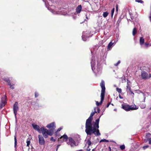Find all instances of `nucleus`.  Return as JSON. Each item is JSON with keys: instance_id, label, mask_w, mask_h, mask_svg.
<instances>
[{"instance_id": "nucleus-1", "label": "nucleus", "mask_w": 151, "mask_h": 151, "mask_svg": "<svg viewBox=\"0 0 151 151\" xmlns=\"http://www.w3.org/2000/svg\"><path fill=\"white\" fill-rule=\"evenodd\" d=\"M96 112H92L91 113L89 118L86 120L85 124V131L87 135H91L92 134H94L96 136H99L101 135L99 128V119L96 120L95 122L93 124L92 123L93 116Z\"/></svg>"}, {"instance_id": "nucleus-2", "label": "nucleus", "mask_w": 151, "mask_h": 151, "mask_svg": "<svg viewBox=\"0 0 151 151\" xmlns=\"http://www.w3.org/2000/svg\"><path fill=\"white\" fill-rule=\"evenodd\" d=\"M91 64L92 70L94 73H101L102 68L101 65L99 64H98L97 65L96 71L94 70L95 69V67H94L95 65V58L94 56H92L91 57Z\"/></svg>"}, {"instance_id": "nucleus-3", "label": "nucleus", "mask_w": 151, "mask_h": 151, "mask_svg": "<svg viewBox=\"0 0 151 151\" xmlns=\"http://www.w3.org/2000/svg\"><path fill=\"white\" fill-rule=\"evenodd\" d=\"M100 86L102 89L101 94V101L99 102L97 101H96V105L98 106L102 104V102L104 100L105 90V83L104 81H101V82L100 83Z\"/></svg>"}, {"instance_id": "nucleus-4", "label": "nucleus", "mask_w": 151, "mask_h": 151, "mask_svg": "<svg viewBox=\"0 0 151 151\" xmlns=\"http://www.w3.org/2000/svg\"><path fill=\"white\" fill-rule=\"evenodd\" d=\"M79 142L75 137H69L67 144L71 147H74L78 146Z\"/></svg>"}, {"instance_id": "nucleus-5", "label": "nucleus", "mask_w": 151, "mask_h": 151, "mask_svg": "<svg viewBox=\"0 0 151 151\" xmlns=\"http://www.w3.org/2000/svg\"><path fill=\"white\" fill-rule=\"evenodd\" d=\"M41 132H42L43 135L45 138L47 137L48 135L52 136L53 134V130L52 129L47 130L43 127H41Z\"/></svg>"}, {"instance_id": "nucleus-6", "label": "nucleus", "mask_w": 151, "mask_h": 151, "mask_svg": "<svg viewBox=\"0 0 151 151\" xmlns=\"http://www.w3.org/2000/svg\"><path fill=\"white\" fill-rule=\"evenodd\" d=\"M122 108L127 111L132 110H136L138 109V107H137L135 105L129 106L126 104H122Z\"/></svg>"}, {"instance_id": "nucleus-7", "label": "nucleus", "mask_w": 151, "mask_h": 151, "mask_svg": "<svg viewBox=\"0 0 151 151\" xmlns=\"http://www.w3.org/2000/svg\"><path fill=\"white\" fill-rule=\"evenodd\" d=\"M19 109V106H18V103L17 102H16L13 105V111L15 117L16 119V115L17 113V111Z\"/></svg>"}, {"instance_id": "nucleus-8", "label": "nucleus", "mask_w": 151, "mask_h": 151, "mask_svg": "<svg viewBox=\"0 0 151 151\" xmlns=\"http://www.w3.org/2000/svg\"><path fill=\"white\" fill-rule=\"evenodd\" d=\"M38 137L39 144L41 145H44L45 144V141L43 137L41 135H39Z\"/></svg>"}, {"instance_id": "nucleus-9", "label": "nucleus", "mask_w": 151, "mask_h": 151, "mask_svg": "<svg viewBox=\"0 0 151 151\" xmlns=\"http://www.w3.org/2000/svg\"><path fill=\"white\" fill-rule=\"evenodd\" d=\"M89 33V32L86 31L83 33V35L82 36V39L84 41H86L87 39L90 37Z\"/></svg>"}, {"instance_id": "nucleus-10", "label": "nucleus", "mask_w": 151, "mask_h": 151, "mask_svg": "<svg viewBox=\"0 0 151 151\" xmlns=\"http://www.w3.org/2000/svg\"><path fill=\"white\" fill-rule=\"evenodd\" d=\"M141 74V78L142 79L145 80L148 79V74L146 71H142Z\"/></svg>"}, {"instance_id": "nucleus-11", "label": "nucleus", "mask_w": 151, "mask_h": 151, "mask_svg": "<svg viewBox=\"0 0 151 151\" xmlns=\"http://www.w3.org/2000/svg\"><path fill=\"white\" fill-rule=\"evenodd\" d=\"M68 139V136L66 134H64L58 139V140L61 142H63L64 141H67Z\"/></svg>"}, {"instance_id": "nucleus-12", "label": "nucleus", "mask_w": 151, "mask_h": 151, "mask_svg": "<svg viewBox=\"0 0 151 151\" xmlns=\"http://www.w3.org/2000/svg\"><path fill=\"white\" fill-rule=\"evenodd\" d=\"M6 96H4L2 98L1 103L0 104V107L1 108L4 107L6 103Z\"/></svg>"}, {"instance_id": "nucleus-13", "label": "nucleus", "mask_w": 151, "mask_h": 151, "mask_svg": "<svg viewBox=\"0 0 151 151\" xmlns=\"http://www.w3.org/2000/svg\"><path fill=\"white\" fill-rule=\"evenodd\" d=\"M145 137L146 139V142L148 141L149 144L151 145V134L149 133H147Z\"/></svg>"}, {"instance_id": "nucleus-14", "label": "nucleus", "mask_w": 151, "mask_h": 151, "mask_svg": "<svg viewBox=\"0 0 151 151\" xmlns=\"http://www.w3.org/2000/svg\"><path fill=\"white\" fill-rule=\"evenodd\" d=\"M32 126L33 128L35 130H37L39 133H41V129L40 127L36 124H32Z\"/></svg>"}, {"instance_id": "nucleus-15", "label": "nucleus", "mask_w": 151, "mask_h": 151, "mask_svg": "<svg viewBox=\"0 0 151 151\" xmlns=\"http://www.w3.org/2000/svg\"><path fill=\"white\" fill-rule=\"evenodd\" d=\"M145 39L143 37H140L139 39V42L140 45L142 47L143 45H144Z\"/></svg>"}, {"instance_id": "nucleus-16", "label": "nucleus", "mask_w": 151, "mask_h": 151, "mask_svg": "<svg viewBox=\"0 0 151 151\" xmlns=\"http://www.w3.org/2000/svg\"><path fill=\"white\" fill-rule=\"evenodd\" d=\"M116 42L117 41H114V42H110L108 45V50H110L112 46L114 44V43L115 44H116Z\"/></svg>"}, {"instance_id": "nucleus-17", "label": "nucleus", "mask_w": 151, "mask_h": 151, "mask_svg": "<svg viewBox=\"0 0 151 151\" xmlns=\"http://www.w3.org/2000/svg\"><path fill=\"white\" fill-rule=\"evenodd\" d=\"M82 6L81 5H78L76 9V12L77 13H80L81 10Z\"/></svg>"}, {"instance_id": "nucleus-18", "label": "nucleus", "mask_w": 151, "mask_h": 151, "mask_svg": "<svg viewBox=\"0 0 151 151\" xmlns=\"http://www.w3.org/2000/svg\"><path fill=\"white\" fill-rule=\"evenodd\" d=\"M48 9L54 14H59L58 11L54 10L51 8H50L49 7L48 8Z\"/></svg>"}, {"instance_id": "nucleus-19", "label": "nucleus", "mask_w": 151, "mask_h": 151, "mask_svg": "<svg viewBox=\"0 0 151 151\" xmlns=\"http://www.w3.org/2000/svg\"><path fill=\"white\" fill-rule=\"evenodd\" d=\"M55 124L54 122H52L48 124L47 126L46 127L48 128H52L53 127H54L55 126Z\"/></svg>"}, {"instance_id": "nucleus-20", "label": "nucleus", "mask_w": 151, "mask_h": 151, "mask_svg": "<svg viewBox=\"0 0 151 151\" xmlns=\"http://www.w3.org/2000/svg\"><path fill=\"white\" fill-rule=\"evenodd\" d=\"M86 143H87V144L88 145V147L87 148V151H90V149H89V147L90 145L91 144V142L90 140L89 139H88L87 141L86 142Z\"/></svg>"}, {"instance_id": "nucleus-21", "label": "nucleus", "mask_w": 151, "mask_h": 151, "mask_svg": "<svg viewBox=\"0 0 151 151\" xmlns=\"http://www.w3.org/2000/svg\"><path fill=\"white\" fill-rule=\"evenodd\" d=\"M127 91L128 92L129 91H131V88L130 85L128 83H127Z\"/></svg>"}, {"instance_id": "nucleus-22", "label": "nucleus", "mask_w": 151, "mask_h": 151, "mask_svg": "<svg viewBox=\"0 0 151 151\" xmlns=\"http://www.w3.org/2000/svg\"><path fill=\"white\" fill-rule=\"evenodd\" d=\"M137 33V28L135 27L134 28L132 31V35L133 36H134Z\"/></svg>"}, {"instance_id": "nucleus-23", "label": "nucleus", "mask_w": 151, "mask_h": 151, "mask_svg": "<svg viewBox=\"0 0 151 151\" xmlns=\"http://www.w3.org/2000/svg\"><path fill=\"white\" fill-rule=\"evenodd\" d=\"M108 14V13L107 12H103V16L104 18L106 17Z\"/></svg>"}, {"instance_id": "nucleus-24", "label": "nucleus", "mask_w": 151, "mask_h": 151, "mask_svg": "<svg viewBox=\"0 0 151 151\" xmlns=\"http://www.w3.org/2000/svg\"><path fill=\"white\" fill-rule=\"evenodd\" d=\"M26 142L27 143V146L29 147L30 142V139L29 138L27 139Z\"/></svg>"}, {"instance_id": "nucleus-25", "label": "nucleus", "mask_w": 151, "mask_h": 151, "mask_svg": "<svg viewBox=\"0 0 151 151\" xmlns=\"http://www.w3.org/2000/svg\"><path fill=\"white\" fill-rule=\"evenodd\" d=\"M4 81L7 82L8 83V84H9L10 83V81L9 79L8 78H4Z\"/></svg>"}, {"instance_id": "nucleus-26", "label": "nucleus", "mask_w": 151, "mask_h": 151, "mask_svg": "<svg viewBox=\"0 0 151 151\" xmlns=\"http://www.w3.org/2000/svg\"><path fill=\"white\" fill-rule=\"evenodd\" d=\"M116 91H117L119 93H122V89L120 88H116Z\"/></svg>"}, {"instance_id": "nucleus-27", "label": "nucleus", "mask_w": 151, "mask_h": 151, "mask_svg": "<svg viewBox=\"0 0 151 151\" xmlns=\"http://www.w3.org/2000/svg\"><path fill=\"white\" fill-rule=\"evenodd\" d=\"M109 142V141L108 140L105 139H102L100 141V142Z\"/></svg>"}, {"instance_id": "nucleus-28", "label": "nucleus", "mask_w": 151, "mask_h": 151, "mask_svg": "<svg viewBox=\"0 0 151 151\" xmlns=\"http://www.w3.org/2000/svg\"><path fill=\"white\" fill-rule=\"evenodd\" d=\"M17 141L16 137L15 136L14 137V147H16L17 146Z\"/></svg>"}, {"instance_id": "nucleus-29", "label": "nucleus", "mask_w": 151, "mask_h": 151, "mask_svg": "<svg viewBox=\"0 0 151 151\" xmlns=\"http://www.w3.org/2000/svg\"><path fill=\"white\" fill-rule=\"evenodd\" d=\"M135 1L142 4L144 2L142 0H135Z\"/></svg>"}, {"instance_id": "nucleus-30", "label": "nucleus", "mask_w": 151, "mask_h": 151, "mask_svg": "<svg viewBox=\"0 0 151 151\" xmlns=\"http://www.w3.org/2000/svg\"><path fill=\"white\" fill-rule=\"evenodd\" d=\"M120 148L121 150H123L125 148V145H121Z\"/></svg>"}, {"instance_id": "nucleus-31", "label": "nucleus", "mask_w": 151, "mask_h": 151, "mask_svg": "<svg viewBox=\"0 0 151 151\" xmlns=\"http://www.w3.org/2000/svg\"><path fill=\"white\" fill-rule=\"evenodd\" d=\"M114 8H113L111 10V16L112 17H113L114 12Z\"/></svg>"}, {"instance_id": "nucleus-32", "label": "nucleus", "mask_w": 151, "mask_h": 151, "mask_svg": "<svg viewBox=\"0 0 151 151\" xmlns=\"http://www.w3.org/2000/svg\"><path fill=\"white\" fill-rule=\"evenodd\" d=\"M9 86H10V87L12 88V89H13L14 88V84L11 85V83H10L8 84Z\"/></svg>"}, {"instance_id": "nucleus-33", "label": "nucleus", "mask_w": 151, "mask_h": 151, "mask_svg": "<svg viewBox=\"0 0 151 151\" xmlns=\"http://www.w3.org/2000/svg\"><path fill=\"white\" fill-rule=\"evenodd\" d=\"M149 147V146L148 145H147L145 146H144L142 147V148L143 150H145L147 148H148Z\"/></svg>"}, {"instance_id": "nucleus-34", "label": "nucleus", "mask_w": 151, "mask_h": 151, "mask_svg": "<svg viewBox=\"0 0 151 151\" xmlns=\"http://www.w3.org/2000/svg\"><path fill=\"white\" fill-rule=\"evenodd\" d=\"M38 96H39V94H38V93H37V92H36L35 93V98H37V97Z\"/></svg>"}, {"instance_id": "nucleus-35", "label": "nucleus", "mask_w": 151, "mask_h": 151, "mask_svg": "<svg viewBox=\"0 0 151 151\" xmlns=\"http://www.w3.org/2000/svg\"><path fill=\"white\" fill-rule=\"evenodd\" d=\"M120 63V61H119L117 63H116L114 64V65L116 66H117Z\"/></svg>"}, {"instance_id": "nucleus-36", "label": "nucleus", "mask_w": 151, "mask_h": 151, "mask_svg": "<svg viewBox=\"0 0 151 151\" xmlns=\"http://www.w3.org/2000/svg\"><path fill=\"white\" fill-rule=\"evenodd\" d=\"M62 129V127H60V128H58L57 130V131L58 132H59Z\"/></svg>"}, {"instance_id": "nucleus-37", "label": "nucleus", "mask_w": 151, "mask_h": 151, "mask_svg": "<svg viewBox=\"0 0 151 151\" xmlns=\"http://www.w3.org/2000/svg\"><path fill=\"white\" fill-rule=\"evenodd\" d=\"M60 145H58L57 146V148H56V151H57L58 150V148L60 146Z\"/></svg>"}, {"instance_id": "nucleus-38", "label": "nucleus", "mask_w": 151, "mask_h": 151, "mask_svg": "<svg viewBox=\"0 0 151 151\" xmlns=\"http://www.w3.org/2000/svg\"><path fill=\"white\" fill-rule=\"evenodd\" d=\"M50 140L53 141H55V139H54L53 137H51V138Z\"/></svg>"}, {"instance_id": "nucleus-39", "label": "nucleus", "mask_w": 151, "mask_h": 151, "mask_svg": "<svg viewBox=\"0 0 151 151\" xmlns=\"http://www.w3.org/2000/svg\"><path fill=\"white\" fill-rule=\"evenodd\" d=\"M148 78H151V73H150L149 75H148Z\"/></svg>"}, {"instance_id": "nucleus-40", "label": "nucleus", "mask_w": 151, "mask_h": 151, "mask_svg": "<svg viewBox=\"0 0 151 151\" xmlns=\"http://www.w3.org/2000/svg\"><path fill=\"white\" fill-rule=\"evenodd\" d=\"M110 104H111L110 103H108V104H107V106H106V108H108V107H109V105H110Z\"/></svg>"}, {"instance_id": "nucleus-41", "label": "nucleus", "mask_w": 151, "mask_h": 151, "mask_svg": "<svg viewBox=\"0 0 151 151\" xmlns=\"http://www.w3.org/2000/svg\"><path fill=\"white\" fill-rule=\"evenodd\" d=\"M131 92V95H132V94H133V95H134V93H133V92L131 90V91H129Z\"/></svg>"}, {"instance_id": "nucleus-42", "label": "nucleus", "mask_w": 151, "mask_h": 151, "mask_svg": "<svg viewBox=\"0 0 151 151\" xmlns=\"http://www.w3.org/2000/svg\"><path fill=\"white\" fill-rule=\"evenodd\" d=\"M116 11H118V6L117 5L116 6Z\"/></svg>"}, {"instance_id": "nucleus-43", "label": "nucleus", "mask_w": 151, "mask_h": 151, "mask_svg": "<svg viewBox=\"0 0 151 151\" xmlns=\"http://www.w3.org/2000/svg\"><path fill=\"white\" fill-rule=\"evenodd\" d=\"M119 98L121 99H123V97L120 95H119Z\"/></svg>"}, {"instance_id": "nucleus-44", "label": "nucleus", "mask_w": 151, "mask_h": 151, "mask_svg": "<svg viewBox=\"0 0 151 151\" xmlns=\"http://www.w3.org/2000/svg\"><path fill=\"white\" fill-rule=\"evenodd\" d=\"M149 18H150V21L151 22V13H150V16L149 17Z\"/></svg>"}, {"instance_id": "nucleus-45", "label": "nucleus", "mask_w": 151, "mask_h": 151, "mask_svg": "<svg viewBox=\"0 0 151 151\" xmlns=\"http://www.w3.org/2000/svg\"><path fill=\"white\" fill-rule=\"evenodd\" d=\"M144 95V102H145V97L144 96V95Z\"/></svg>"}, {"instance_id": "nucleus-46", "label": "nucleus", "mask_w": 151, "mask_h": 151, "mask_svg": "<svg viewBox=\"0 0 151 151\" xmlns=\"http://www.w3.org/2000/svg\"><path fill=\"white\" fill-rule=\"evenodd\" d=\"M109 149H110V151H111V149L110 147H109Z\"/></svg>"}, {"instance_id": "nucleus-47", "label": "nucleus", "mask_w": 151, "mask_h": 151, "mask_svg": "<svg viewBox=\"0 0 151 151\" xmlns=\"http://www.w3.org/2000/svg\"><path fill=\"white\" fill-rule=\"evenodd\" d=\"M145 106H144L143 107H141V108L142 109H143V108H145Z\"/></svg>"}, {"instance_id": "nucleus-48", "label": "nucleus", "mask_w": 151, "mask_h": 151, "mask_svg": "<svg viewBox=\"0 0 151 151\" xmlns=\"http://www.w3.org/2000/svg\"><path fill=\"white\" fill-rule=\"evenodd\" d=\"M114 111H116V109H114Z\"/></svg>"}, {"instance_id": "nucleus-49", "label": "nucleus", "mask_w": 151, "mask_h": 151, "mask_svg": "<svg viewBox=\"0 0 151 151\" xmlns=\"http://www.w3.org/2000/svg\"><path fill=\"white\" fill-rule=\"evenodd\" d=\"M111 104L112 105V106H113V105H113V104Z\"/></svg>"}, {"instance_id": "nucleus-50", "label": "nucleus", "mask_w": 151, "mask_h": 151, "mask_svg": "<svg viewBox=\"0 0 151 151\" xmlns=\"http://www.w3.org/2000/svg\"><path fill=\"white\" fill-rule=\"evenodd\" d=\"M94 149H93L92 151H94Z\"/></svg>"}, {"instance_id": "nucleus-51", "label": "nucleus", "mask_w": 151, "mask_h": 151, "mask_svg": "<svg viewBox=\"0 0 151 151\" xmlns=\"http://www.w3.org/2000/svg\"><path fill=\"white\" fill-rule=\"evenodd\" d=\"M150 109L151 110V107L150 108Z\"/></svg>"}, {"instance_id": "nucleus-52", "label": "nucleus", "mask_w": 151, "mask_h": 151, "mask_svg": "<svg viewBox=\"0 0 151 151\" xmlns=\"http://www.w3.org/2000/svg\"><path fill=\"white\" fill-rule=\"evenodd\" d=\"M73 18L74 19H75V17H73Z\"/></svg>"}, {"instance_id": "nucleus-53", "label": "nucleus", "mask_w": 151, "mask_h": 151, "mask_svg": "<svg viewBox=\"0 0 151 151\" xmlns=\"http://www.w3.org/2000/svg\"><path fill=\"white\" fill-rule=\"evenodd\" d=\"M105 111V109H104L103 111Z\"/></svg>"}]
</instances>
